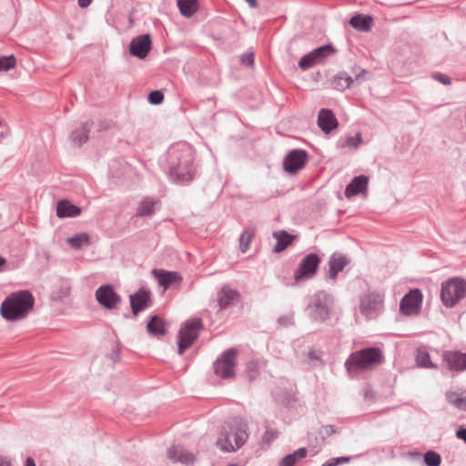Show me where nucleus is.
Returning <instances> with one entry per match:
<instances>
[{
	"label": "nucleus",
	"instance_id": "nucleus-21",
	"mask_svg": "<svg viewBox=\"0 0 466 466\" xmlns=\"http://www.w3.org/2000/svg\"><path fill=\"white\" fill-rule=\"evenodd\" d=\"M338 120L330 109L322 108L318 115V126L325 134H329L338 127Z\"/></svg>",
	"mask_w": 466,
	"mask_h": 466
},
{
	"label": "nucleus",
	"instance_id": "nucleus-43",
	"mask_svg": "<svg viewBox=\"0 0 466 466\" xmlns=\"http://www.w3.org/2000/svg\"><path fill=\"white\" fill-rule=\"evenodd\" d=\"M350 461V457H336L331 458L325 461L321 466H338L340 464L347 463Z\"/></svg>",
	"mask_w": 466,
	"mask_h": 466
},
{
	"label": "nucleus",
	"instance_id": "nucleus-39",
	"mask_svg": "<svg viewBox=\"0 0 466 466\" xmlns=\"http://www.w3.org/2000/svg\"><path fill=\"white\" fill-rule=\"evenodd\" d=\"M424 462L427 466H440L441 462V457L438 452L429 451L424 454Z\"/></svg>",
	"mask_w": 466,
	"mask_h": 466
},
{
	"label": "nucleus",
	"instance_id": "nucleus-15",
	"mask_svg": "<svg viewBox=\"0 0 466 466\" xmlns=\"http://www.w3.org/2000/svg\"><path fill=\"white\" fill-rule=\"evenodd\" d=\"M152 47V41L149 35H140L134 37L129 45L131 56L144 59L147 56Z\"/></svg>",
	"mask_w": 466,
	"mask_h": 466
},
{
	"label": "nucleus",
	"instance_id": "nucleus-34",
	"mask_svg": "<svg viewBox=\"0 0 466 466\" xmlns=\"http://www.w3.org/2000/svg\"><path fill=\"white\" fill-rule=\"evenodd\" d=\"M446 399L449 403L457 409L466 410V392L459 394L454 391H450L446 393Z\"/></svg>",
	"mask_w": 466,
	"mask_h": 466
},
{
	"label": "nucleus",
	"instance_id": "nucleus-49",
	"mask_svg": "<svg viewBox=\"0 0 466 466\" xmlns=\"http://www.w3.org/2000/svg\"><path fill=\"white\" fill-rule=\"evenodd\" d=\"M457 438L462 440L466 443V429H460L456 432Z\"/></svg>",
	"mask_w": 466,
	"mask_h": 466
},
{
	"label": "nucleus",
	"instance_id": "nucleus-24",
	"mask_svg": "<svg viewBox=\"0 0 466 466\" xmlns=\"http://www.w3.org/2000/svg\"><path fill=\"white\" fill-rule=\"evenodd\" d=\"M157 206H159V201L151 197H146L138 203L136 216L151 217L155 213Z\"/></svg>",
	"mask_w": 466,
	"mask_h": 466
},
{
	"label": "nucleus",
	"instance_id": "nucleus-45",
	"mask_svg": "<svg viewBox=\"0 0 466 466\" xmlns=\"http://www.w3.org/2000/svg\"><path fill=\"white\" fill-rule=\"evenodd\" d=\"M240 62L243 65L252 66L254 65V54L253 53H246L241 56Z\"/></svg>",
	"mask_w": 466,
	"mask_h": 466
},
{
	"label": "nucleus",
	"instance_id": "nucleus-4",
	"mask_svg": "<svg viewBox=\"0 0 466 466\" xmlns=\"http://www.w3.org/2000/svg\"><path fill=\"white\" fill-rule=\"evenodd\" d=\"M385 292L369 289L360 297V312L367 319H376L384 311Z\"/></svg>",
	"mask_w": 466,
	"mask_h": 466
},
{
	"label": "nucleus",
	"instance_id": "nucleus-13",
	"mask_svg": "<svg viewBox=\"0 0 466 466\" xmlns=\"http://www.w3.org/2000/svg\"><path fill=\"white\" fill-rule=\"evenodd\" d=\"M309 155L304 149H293L283 159L284 170L289 174H296L308 162Z\"/></svg>",
	"mask_w": 466,
	"mask_h": 466
},
{
	"label": "nucleus",
	"instance_id": "nucleus-36",
	"mask_svg": "<svg viewBox=\"0 0 466 466\" xmlns=\"http://www.w3.org/2000/svg\"><path fill=\"white\" fill-rule=\"evenodd\" d=\"M218 448L224 452L236 451L234 444L231 443L228 434H221L217 440Z\"/></svg>",
	"mask_w": 466,
	"mask_h": 466
},
{
	"label": "nucleus",
	"instance_id": "nucleus-44",
	"mask_svg": "<svg viewBox=\"0 0 466 466\" xmlns=\"http://www.w3.org/2000/svg\"><path fill=\"white\" fill-rule=\"evenodd\" d=\"M362 141L360 133H357L354 137H348L346 139V145L350 147L357 148Z\"/></svg>",
	"mask_w": 466,
	"mask_h": 466
},
{
	"label": "nucleus",
	"instance_id": "nucleus-14",
	"mask_svg": "<svg viewBox=\"0 0 466 466\" xmlns=\"http://www.w3.org/2000/svg\"><path fill=\"white\" fill-rule=\"evenodd\" d=\"M96 299L104 308L115 309L121 301V297L115 291L112 285H103L96 290Z\"/></svg>",
	"mask_w": 466,
	"mask_h": 466
},
{
	"label": "nucleus",
	"instance_id": "nucleus-40",
	"mask_svg": "<svg viewBox=\"0 0 466 466\" xmlns=\"http://www.w3.org/2000/svg\"><path fill=\"white\" fill-rule=\"evenodd\" d=\"M318 65L311 52L304 55L299 61V66L302 70H307Z\"/></svg>",
	"mask_w": 466,
	"mask_h": 466
},
{
	"label": "nucleus",
	"instance_id": "nucleus-3",
	"mask_svg": "<svg viewBox=\"0 0 466 466\" xmlns=\"http://www.w3.org/2000/svg\"><path fill=\"white\" fill-rule=\"evenodd\" d=\"M385 357L381 349L377 347L364 348L350 354L344 366L348 373H358L372 370L383 364Z\"/></svg>",
	"mask_w": 466,
	"mask_h": 466
},
{
	"label": "nucleus",
	"instance_id": "nucleus-41",
	"mask_svg": "<svg viewBox=\"0 0 466 466\" xmlns=\"http://www.w3.org/2000/svg\"><path fill=\"white\" fill-rule=\"evenodd\" d=\"M15 65L16 59L13 55L0 57V71H7L12 69L15 66Z\"/></svg>",
	"mask_w": 466,
	"mask_h": 466
},
{
	"label": "nucleus",
	"instance_id": "nucleus-16",
	"mask_svg": "<svg viewBox=\"0 0 466 466\" xmlns=\"http://www.w3.org/2000/svg\"><path fill=\"white\" fill-rule=\"evenodd\" d=\"M152 276L157 280L158 285L165 290L173 285L180 286L183 278L177 271H167L162 268H154L151 271Z\"/></svg>",
	"mask_w": 466,
	"mask_h": 466
},
{
	"label": "nucleus",
	"instance_id": "nucleus-33",
	"mask_svg": "<svg viewBox=\"0 0 466 466\" xmlns=\"http://www.w3.org/2000/svg\"><path fill=\"white\" fill-rule=\"evenodd\" d=\"M312 56L318 64L323 63L329 56L335 54V49L331 45H324L311 51Z\"/></svg>",
	"mask_w": 466,
	"mask_h": 466
},
{
	"label": "nucleus",
	"instance_id": "nucleus-38",
	"mask_svg": "<svg viewBox=\"0 0 466 466\" xmlns=\"http://www.w3.org/2000/svg\"><path fill=\"white\" fill-rule=\"evenodd\" d=\"M253 233L249 230H244L239 237V249L245 253L249 248L250 243L253 239Z\"/></svg>",
	"mask_w": 466,
	"mask_h": 466
},
{
	"label": "nucleus",
	"instance_id": "nucleus-52",
	"mask_svg": "<svg viewBox=\"0 0 466 466\" xmlns=\"http://www.w3.org/2000/svg\"><path fill=\"white\" fill-rule=\"evenodd\" d=\"M25 466H35L34 459L31 457L26 458Z\"/></svg>",
	"mask_w": 466,
	"mask_h": 466
},
{
	"label": "nucleus",
	"instance_id": "nucleus-17",
	"mask_svg": "<svg viewBox=\"0 0 466 466\" xmlns=\"http://www.w3.org/2000/svg\"><path fill=\"white\" fill-rule=\"evenodd\" d=\"M150 291L145 289H140L129 296L130 307L135 316L150 306Z\"/></svg>",
	"mask_w": 466,
	"mask_h": 466
},
{
	"label": "nucleus",
	"instance_id": "nucleus-9",
	"mask_svg": "<svg viewBox=\"0 0 466 466\" xmlns=\"http://www.w3.org/2000/svg\"><path fill=\"white\" fill-rule=\"evenodd\" d=\"M333 304L332 296L324 290L316 292L309 306L310 317L316 321H324L329 317V311Z\"/></svg>",
	"mask_w": 466,
	"mask_h": 466
},
{
	"label": "nucleus",
	"instance_id": "nucleus-22",
	"mask_svg": "<svg viewBox=\"0 0 466 466\" xmlns=\"http://www.w3.org/2000/svg\"><path fill=\"white\" fill-rule=\"evenodd\" d=\"M369 178L364 175L355 177L346 187L344 194L350 198L368 190Z\"/></svg>",
	"mask_w": 466,
	"mask_h": 466
},
{
	"label": "nucleus",
	"instance_id": "nucleus-8",
	"mask_svg": "<svg viewBox=\"0 0 466 466\" xmlns=\"http://www.w3.org/2000/svg\"><path fill=\"white\" fill-rule=\"evenodd\" d=\"M202 329L203 322L201 319H189L181 327L177 335V353L179 355H182L191 347Z\"/></svg>",
	"mask_w": 466,
	"mask_h": 466
},
{
	"label": "nucleus",
	"instance_id": "nucleus-51",
	"mask_svg": "<svg viewBox=\"0 0 466 466\" xmlns=\"http://www.w3.org/2000/svg\"><path fill=\"white\" fill-rule=\"evenodd\" d=\"M0 466H12V464L7 458L0 457Z\"/></svg>",
	"mask_w": 466,
	"mask_h": 466
},
{
	"label": "nucleus",
	"instance_id": "nucleus-20",
	"mask_svg": "<svg viewBox=\"0 0 466 466\" xmlns=\"http://www.w3.org/2000/svg\"><path fill=\"white\" fill-rule=\"evenodd\" d=\"M167 458L173 462H180L183 464H193L196 457L192 452L186 451L182 446L173 445L168 448Z\"/></svg>",
	"mask_w": 466,
	"mask_h": 466
},
{
	"label": "nucleus",
	"instance_id": "nucleus-35",
	"mask_svg": "<svg viewBox=\"0 0 466 466\" xmlns=\"http://www.w3.org/2000/svg\"><path fill=\"white\" fill-rule=\"evenodd\" d=\"M67 242L74 249H80L84 245L89 244V236L86 233L76 234L67 238Z\"/></svg>",
	"mask_w": 466,
	"mask_h": 466
},
{
	"label": "nucleus",
	"instance_id": "nucleus-19",
	"mask_svg": "<svg viewBox=\"0 0 466 466\" xmlns=\"http://www.w3.org/2000/svg\"><path fill=\"white\" fill-rule=\"evenodd\" d=\"M240 294L237 289H233L228 286H224L218 292L217 301L219 310H224L239 300Z\"/></svg>",
	"mask_w": 466,
	"mask_h": 466
},
{
	"label": "nucleus",
	"instance_id": "nucleus-10",
	"mask_svg": "<svg viewBox=\"0 0 466 466\" xmlns=\"http://www.w3.org/2000/svg\"><path fill=\"white\" fill-rule=\"evenodd\" d=\"M320 263L321 258L316 253L306 255L294 272V279L297 282L311 279L316 275Z\"/></svg>",
	"mask_w": 466,
	"mask_h": 466
},
{
	"label": "nucleus",
	"instance_id": "nucleus-29",
	"mask_svg": "<svg viewBox=\"0 0 466 466\" xmlns=\"http://www.w3.org/2000/svg\"><path fill=\"white\" fill-rule=\"evenodd\" d=\"M147 330L155 337L164 336L167 333V323L158 316H153L147 324Z\"/></svg>",
	"mask_w": 466,
	"mask_h": 466
},
{
	"label": "nucleus",
	"instance_id": "nucleus-23",
	"mask_svg": "<svg viewBox=\"0 0 466 466\" xmlns=\"http://www.w3.org/2000/svg\"><path fill=\"white\" fill-rule=\"evenodd\" d=\"M92 127V122L87 121L83 123L79 128L72 131L70 135L71 142L77 147H81L82 145H84L89 138V133L91 131Z\"/></svg>",
	"mask_w": 466,
	"mask_h": 466
},
{
	"label": "nucleus",
	"instance_id": "nucleus-53",
	"mask_svg": "<svg viewBox=\"0 0 466 466\" xmlns=\"http://www.w3.org/2000/svg\"><path fill=\"white\" fill-rule=\"evenodd\" d=\"M245 1L248 2L249 6L252 8H256L258 6L257 0H245Z\"/></svg>",
	"mask_w": 466,
	"mask_h": 466
},
{
	"label": "nucleus",
	"instance_id": "nucleus-2",
	"mask_svg": "<svg viewBox=\"0 0 466 466\" xmlns=\"http://www.w3.org/2000/svg\"><path fill=\"white\" fill-rule=\"evenodd\" d=\"M35 298L29 290L11 293L1 304V316L8 321L25 319L33 309Z\"/></svg>",
	"mask_w": 466,
	"mask_h": 466
},
{
	"label": "nucleus",
	"instance_id": "nucleus-12",
	"mask_svg": "<svg viewBox=\"0 0 466 466\" xmlns=\"http://www.w3.org/2000/svg\"><path fill=\"white\" fill-rule=\"evenodd\" d=\"M355 77L353 78L346 72H339L332 79V86L339 90L344 91L350 88L355 82L360 84L365 80V76L369 73L367 70L362 68H353Z\"/></svg>",
	"mask_w": 466,
	"mask_h": 466
},
{
	"label": "nucleus",
	"instance_id": "nucleus-46",
	"mask_svg": "<svg viewBox=\"0 0 466 466\" xmlns=\"http://www.w3.org/2000/svg\"><path fill=\"white\" fill-rule=\"evenodd\" d=\"M432 77L437 80L438 82L443 84V85H450L451 84V78L444 74L441 73H434L432 75Z\"/></svg>",
	"mask_w": 466,
	"mask_h": 466
},
{
	"label": "nucleus",
	"instance_id": "nucleus-18",
	"mask_svg": "<svg viewBox=\"0 0 466 466\" xmlns=\"http://www.w3.org/2000/svg\"><path fill=\"white\" fill-rule=\"evenodd\" d=\"M248 424L241 419H235L230 425V432L234 438L236 451L241 448L248 439Z\"/></svg>",
	"mask_w": 466,
	"mask_h": 466
},
{
	"label": "nucleus",
	"instance_id": "nucleus-27",
	"mask_svg": "<svg viewBox=\"0 0 466 466\" xmlns=\"http://www.w3.org/2000/svg\"><path fill=\"white\" fill-rule=\"evenodd\" d=\"M273 238L277 240L274 246L273 251L275 253H280L285 250L295 238V236L290 235L286 230L274 231L272 234Z\"/></svg>",
	"mask_w": 466,
	"mask_h": 466
},
{
	"label": "nucleus",
	"instance_id": "nucleus-37",
	"mask_svg": "<svg viewBox=\"0 0 466 466\" xmlns=\"http://www.w3.org/2000/svg\"><path fill=\"white\" fill-rule=\"evenodd\" d=\"M260 372V364L258 360H251L246 365V373L250 380H255Z\"/></svg>",
	"mask_w": 466,
	"mask_h": 466
},
{
	"label": "nucleus",
	"instance_id": "nucleus-48",
	"mask_svg": "<svg viewBox=\"0 0 466 466\" xmlns=\"http://www.w3.org/2000/svg\"><path fill=\"white\" fill-rule=\"evenodd\" d=\"M278 322H279V324H280L282 326H287V325L291 324L292 318L289 317V316H281L278 319Z\"/></svg>",
	"mask_w": 466,
	"mask_h": 466
},
{
	"label": "nucleus",
	"instance_id": "nucleus-7",
	"mask_svg": "<svg viewBox=\"0 0 466 466\" xmlns=\"http://www.w3.org/2000/svg\"><path fill=\"white\" fill-rule=\"evenodd\" d=\"M441 353V363L440 369L442 372L447 371L452 376L466 371V353L456 350H439Z\"/></svg>",
	"mask_w": 466,
	"mask_h": 466
},
{
	"label": "nucleus",
	"instance_id": "nucleus-25",
	"mask_svg": "<svg viewBox=\"0 0 466 466\" xmlns=\"http://www.w3.org/2000/svg\"><path fill=\"white\" fill-rule=\"evenodd\" d=\"M349 263L347 258L341 254H333L329 261V277L335 279L339 272L342 271Z\"/></svg>",
	"mask_w": 466,
	"mask_h": 466
},
{
	"label": "nucleus",
	"instance_id": "nucleus-30",
	"mask_svg": "<svg viewBox=\"0 0 466 466\" xmlns=\"http://www.w3.org/2000/svg\"><path fill=\"white\" fill-rule=\"evenodd\" d=\"M177 5L186 18L192 17L199 9L198 0H177Z\"/></svg>",
	"mask_w": 466,
	"mask_h": 466
},
{
	"label": "nucleus",
	"instance_id": "nucleus-6",
	"mask_svg": "<svg viewBox=\"0 0 466 466\" xmlns=\"http://www.w3.org/2000/svg\"><path fill=\"white\" fill-rule=\"evenodd\" d=\"M238 363V350L230 348L222 352L213 363V370L217 377L222 380H231L236 377Z\"/></svg>",
	"mask_w": 466,
	"mask_h": 466
},
{
	"label": "nucleus",
	"instance_id": "nucleus-31",
	"mask_svg": "<svg viewBox=\"0 0 466 466\" xmlns=\"http://www.w3.org/2000/svg\"><path fill=\"white\" fill-rule=\"evenodd\" d=\"M372 18L370 15H356L350 20V25L361 32H368L370 30Z\"/></svg>",
	"mask_w": 466,
	"mask_h": 466
},
{
	"label": "nucleus",
	"instance_id": "nucleus-50",
	"mask_svg": "<svg viewBox=\"0 0 466 466\" xmlns=\"http://www.w3.org/2000/svg\"><path fill=\"white\" fill-rule=\"evenodd\" d=\"M93 0H77L78 5L82 8L87 7Z\"/></svg>",
	"mask_w": 466,
	"mask_h": 466
},
{
	"label": "nucleus",
	"instance_id": "nucleus-5",
	"mask_svg": "<svg viewBox=\"0 0 466 466\" xmlns=\"http://www.w3.org/2000/svg\"><path fill=\"white\" fill-rule=\"evenodd\" d=\"M466 297V280L461 277L451 278L441 283V300L446 308L455 307Z\"/></svg>",
	"mask_w": 466,
	"mask_h": 466
},
{
	"label": "nucleus",
	"instance_id": "nucleus-47",
	"mask_svg": "<svg viewBox=\"0 0 466 466\" xmlns=\"http://www.w3.org/2000/svg\"><path fill=\"white\" fill-rule=\"evenodd\" d=\"M277 437H278V431L276 430L269 429V430L266 431V432L263 436V441H267V442H270Z\"/></svg>",
	"mask_w": 466,
	"mask_h": 466
},
{
	"label": "nucleus",
	"instance_id": "nucleus-42",
	"mask_svg": "<svg viewBox=\"0 0 466 466\" xmlns=\"http://www.w3.org/2000/svg\"><path fill=\"white\" fill-rule=\"evenodd\" d=\"M164 100V95L161 91H152L148 95V102L152 105H159Z\"/></svg>",
	"mask_w": 466,
	"mask_h": 466
},
{
	"label": "nucleus",
	"instance_id": "nucleus-26",
	"mask_svg": "<svg viewBox=\"0 0 466 466\" xmlns=\"http://www.w3.org/2000/svg\"><path fill=\"white\" fill-rule=\"evenodd\" d=\"M416 365L422 369H440V365L431 361V355L425 347H420L415 352Z\"/></svg>",
	"mask_w": 466,
	"mask_h": 466
},
{
	"label": "nucleus",
	"instance_id": "nucleus-11",
	"mask_svg": "<svg viewBox=\"0 0 466 466\" xmlns=\"http://www.w3.org/2000/svg\"><path fill=\"white\" fill-rule=\"evenodd\" d=\"M423 295L420 289H410L400 302V311L405 316L416 315L420 312Z\"/></svg>",
	"mask_w": 466,
	"mask_h": 466
},
{
	"label": "nucleus",
	"instance_id": "nucleus-32",
	"mask_svg": "<svg viewBox=\"0 0 466 466\" xmlns=\"http://www.w3.org/2000/svg\"><path fill=\"white\" fill-rule=\"evenodd\" d=\"M308 450L305 447L299 448L284 456L279 462V466H294L299 460L306 458Z\"/></svg>",
	"mask_w": 466,
	"mask_h": 466
},
{
	"label": "nucleus",
	"instance_id": "nucleus-28",
	"mask_svg": "<svg viewBox=\"0 0 466 466\" xmlns=\"http://www.w3.org/2000/svg\"><path fill=\"white\" fill-rule=\"evenodd\" d=\"M81 208L66 200H60L56 206V216L58 218H75L79 216Z\"/></svg>",
	"mask_w": 466,
	"mask_h": 466
},
{
	"label": "nucleus",
	"instance_id": "nucleus-1",
	"mask_svg": "<svg viewBox=\"0 0 466 466\" xmlns=\"http://www.w3.org/2000/svg\"><path fill=\"white\" fill-rule=\"evenodd\" d=\"M169 175L175 181L187 183L195 176L194 154L192 149L183 145L180 147L171 148L168 152Z\"/></svg>",
	"mask_w": 466,
	"mask_h": 466
}]
</instances>
